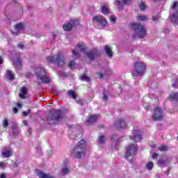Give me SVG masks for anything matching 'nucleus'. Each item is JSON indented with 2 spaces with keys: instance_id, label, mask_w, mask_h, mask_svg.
Instances as JSON below:
<instances>
[{
  "instance_id": "nucleus-1",
  "label": "nucleus",
  "mask_w": 178,
  "mask_h": 178,
  "mask_svg": "<svg viewBox=\"0 0 178 178\" xmlns=\"http://www.w3.org/2000/svg\"><path fill=\"white\" fill-rule=\"evenodd\" d=\"M131 29L135 31V33L132 35L133 38H144L147 35V29L144 28V26L138 23L131 24Z\"/></svg>"
},
{
  "instance_id": "nucleus-2",
  "label": "nucleus",
  "mask_w": 178,
  "mask_h": 178,
  "mask_svg": "<svg viewBox=\"0 0 178 178\" xmlns=\"http://www.w3.org/2000/svg\"><path fill=\"white\" fill-rule=\"evenodd\" d=\"M33 72L38 80H40L42 83H44L46 84L51 83V79H49L48 74L44 68L41 67H36L33 70Z\"/></svg>"
},
{
  "instance_id": "nucleus-3",
  "label": "nucleus",
  "mask_w": 178,
  "mask_h": 178,
  "mask_svg": "<svg viewBox=\"0 0 178 178\" xmlns=\"http://www.w3.org/2000/svg\"><path fill=\"white\" fill-rule=\"evenodd\" d=\"M71 154L74 158L80 159V158H81V155H84L86 154V140H81L75 148L72 151Z\"/></svg>"
},
{
  "instance_id": "nucleus-4",
  "label": "nucleus",
  "mask_w": 178,
  "mask_h": 178,
  "mask_svg": "<svg viewBox=\"0 0 178 178\" xmlns=\"http://www.w3.org/2000/svg\"><path fill=\"white\" fill-rule=\"evenodd\" d=\"M62 120H63V117L60 115V111L59 110L51 111L47 117V122L50 124L61 123Z\"/></svg>"
},
{
  "instance_id": "nucleus-5",
  "label": "nucleus",
  "mask_w": 178,
  "mask_h": 178,
  "mask_svg": "<svg viewBox=\"0 0 178 178\" xmlns=\"http://www.w3.org/2000/svg\"><path fill=\"white\" fill-rule=\"evenodd\" d=\"M145 69H147L145 64L140 61L136 62L132 71V76L137 77V76H143L145 73Z\"/></svg>"
},
{
  "instance_id": "nucleus-6",
  "label": "nucleus",
  "mask_w": 178,
  "mask_h": 178,
  "mask_svg": "<svg viewBox=\"0 0 178 178\" xmlns=\"http://www.w3.org/2000/svg\"><path fill=\"white\" fill-rule=\"evenodd\" d=\"M47 62L49 63H54L56 66H63L65 63V57H63V54H58L56 56H49L46 58Z\"/></svg>"
},
{
  "instance_id": "nucleus-7",
  "label": "nucleus",
  "mask_w": 178,
  "mask_h": 178,
  "mask_svg": "<svg viewBox=\"0 0 178 178\" xmlns=\"http://www.w3.org/2000/svg\"><path fill=\"white\" fill-rule=\"evenodd\" d=\"M137 154V146L136 145H130L127 147L126 156L125 158L129 162L133 161L134 156Z\"/></svg>"
},
{
  "instance_id": "nucleus-8",
  "label": "nucleus",
  "mask_w": 178,
  "mask_h": 178,
  "mask_svg": "<svg viewBox=\"0 0 178 178\" xmlns=\"http://www.w3.org/2000/svg\"><path fill=\"white\" fill-rule=\"evenodd\" d=\"M2 158H10L13 155V149L11 145L2 146L1 148Z\"/></svg>"
},
{
  "instance_id": "nucleus-9",
  "label": "nucleus",
  "mask_w": 178,
  "mask_h": 178,
  "mask_svg": "<svg viewBox=\"0 0 178 178\" xmlns=\"http://www.w3.org/2000/svg\"><path fill=\"white\" fill-rule=\"evenodd\" d=\"M79 49V51H81V52H83V54H86V46L84 45V43H79L76 49L72 50V56L74 59H79V58H80Z\"/></svg>"
},
{
  "instance_id": "nucleus-10",
  "label": "nucleus",
  "mask_w": 178,
  "mask_h": 178,
  "mask_svg": "<svg viewBox=\"0 0 178 178\" xmlns=\"http://www.w3.org/2000/svg\"><path fill=\"white\" fill-rule=\"evenodd\" d=\"M93 24H97L101 26V27H105L107 24L106 19L102 15H97L93 17L92 19Z\"/></svg>"
},
{
  "instance_id": "nucleus-11",
  "label": "nucleus",
  "mask_w": 178,
  "mask_h": 178,
  "mask_svg": "<svg viewBox=\"0 0 178 178\" xmlns=\"http://www.w3.org/2000/svg\"><path fill=\"white\" fill-rule=\"evenodd\" d=\"M162 118H163V110H162V108H161L160 107L155 108L153 115L152 116L153 120L158 122L161 120Z\"/></svg>"
},
{
  "instance_id": "nucleus-12",
  "label": "nucleus",
  "mask_w": 178,
  "mask_h": 178,
  "mask_svg": "<svg viewBox=\"0 0 178 178\" xmlns=\"http://www.w3.org/2000/svg\"><path fill=\"white\" fill-rule=\"evenodd\" d=\"M77 24H79V21L71 20L70 22L64 24L63 27L65 31H70V30H72L74 26H77Z\"/></svg>"
},
{
  "instance_id": "nucleus-13",
  "label": "nucleus",
  "mask_w": 178,
  "mask_h": 178,
  "mask_svg": "<svg viewBox=\"0 0 178 178\" xmlns=\"http://www.w3.org/2000/svg\"><path fill=\"white\" fill-rule=\"evenodd\" d=\"M172 10H177V14H173L171 17L170 20L172 23L178 24V8H177V1L174 2L172 6Z\"/></svg>"
},
{
  "instance_id": "nucleus-14",
  "label": "nucleus",
  "mask_w": 178,
  "mask_h": 178,
  "mask_svg": "<svg viewBox=\"0 0 178 178\" xmlns=\"http://www.w3.org/2000/svg\"><path fill=\"white\" fill-rule=\"evenodd\" d=\"M133 137L131 138V140L134 141H141V132L140 131H133Z\"/></svg>"
},
{
  "instance_id": "nucleus-15",
  "label": "nucleus",
  "mask_w": 178,
  "mask_h": 178,
  "mask_svg": "<svg viewBox=\"0 0 178 178\" xmlns=\"http://www.w3.org/2000/svg\"><path fill=\"white\" fill-rule=\"evenodd\" d=\"M99 54V51H97V49H93L89 53H86L87 56L90 59V60H94L95 58V55H98Z\"/></svg>"
},
{
  "instance_id": "nucleus-16",
  "label": "nucleus",
  "mask_w": 178,
  "mask_h": 178,
  "mask_svg": "<svg viewBox=\"0 0 178 178\" xmlns=\"http://www.w3.org/2000/svg\"><path fill=\"white\" fill-rule=\"evenodd\" d=\"M36 175L40 178H55L53 176H51V175H49L48 174L44 173V172H42V171H41L40 170H36Z\"/></svg>"
},
{
  "instance_id": "nucleus-17",
  "label": "nucleus",
  "mask_w": 178,
  "mask_h": 178,
  "mask_svg": "<svg viewBox=\"0 0 178 178\" xmlns=\"http://www.w3.org/2000/svg\"><path fill=\"white\" fill-rule=\"evenodd\" d=\"M97 120H98V115H94L89 116L87 118L86 122L88 124H91V123H94L95 122H97Z\"/></svg>"
},
{
  "instance_id": "nucleus-18",
  "label": "nucleus",
  "mask_w": 178,
  "mask_h": 178,
  "mask_svg": "<svg viewBox=\"0 0 178 178\" xmlns=\"http://www.w3.org/2000/svg\"><path fill=\"white\" fill-rule=\"evenodd\" d=\"M115 126L118 129H124L126 127V122H124V120H120L115 122Z\"/></svg>"
},
{
  "instance_id": "nucleus-19",
  "label": "nucleus",
  "mask_w": 178,
  "mask_h": 178,
  "mask_svg": "<svg viewBox=\"0 0 178 178\" xmlns=\"http://www.w3.org/2000/svg\"><path fill=\"white\" fill-rule=\"evenodd\" d=\"M24 29V24L23 23H19L15 25V32H13V34H15V35H17V32L19 30H23Z\"/></svg>"
},
{
  "instance_id": "nucleus-20",
  "label": "nucleus",
  "mask_w": 178,
  "mask_h": 178,
  "mask_svg": "<svg viewBox=\"0 0 178 178\" xmlns=\"http://www.w3.org/2000/svg\"><path fill=\"white\" fill-rule=\"evenodd\" d=\"M28 92L29 90H27V88L23 87L21 90V93L19 94V98L24 99L26 98V95H27Z\"/></svg>"
},
{
  "instance_id": "nucleus-21",
  "label": "nucleus",
  "mask_w": 178,
  "mask_h": 178,
  "mask_svg": "<svg viewBox=\"0 0 178 178\" xmlns=\"http://www.w3.org/2000/svg\"><path fill=\"white\" fill-rule=\"evenodd\" d=\"M104 49L106 51V54L108 58H112L113 56V54L112 53V49L109 47V46H105Z\"/></svg>"
},
{
  "instance_id": "nucleus-22",
  "label": "nucleus",
  "mask_w": 178,
  "mask_h": 178,
  "mask_svg": "<svg viewBox=\"0 0 178 178\" xmlns=\"http://www.w3.org/2000/svg\"><path fill=\"white\" fill-rule=\"evenodd\" d=\"M13 130V134L14 136H19V134L20 133V131H19V128L17 127V124H14L12 127Z\"/></svg>"
},
{
  "instance_id": "nucleus-23",
  "label": "nucleus",
  "mask_w": 178,
  "mask_h": 178,
  "mask_svg": "<svg viewBox=\"0 0 178 178\" xmlns=\"http://www.w3.org/2000/svg\"><path fill=\"white\" fill-rule=\"evenodd\" d=\"M14 65L17 67V69H22V60L20 58H17V60H14Z\"/></svg>"
},
{
  "instance_id": "nucleus-24",
  "label": "nucleus",
  "mask_w": 178,
  "mask_h": 178,
  "mask_svg": "<svg viewBox=\"0 0 178 178\" xmlns=\"http://www.w3.org/2000/svg\"><path fill=\"white\" fill-rule=\"evenodd\" d=\"M7 77L9 79V80H14L15 74L12 73V71L7 70Z\"/></svg>"
},
{
  "instance_id": "nucleus-25",
  "label": "nucleus",
  "mask_w": 178,
  "mask_h": 178,
  "mask_svg": "<svg viewBox=\"0 0 178 178\" xmlns=\"http://www.w3.org/2000/svg\"><path fill=\"white\" fill-rule=\"evenodd\" d=\"M102 13L103 15H108V13H109V9L108 8V6H103L102 7Z\"/></svg>"
},
{
  "instance_id": "nucleus-26",
  "label": "nucleus",
  "mask_w": 178,
  "mask_h": 178,
  "mask_svg": "<svg viewBox=\"0 0 178 178\" xmlns=\"http://www.w3.org/2000/svg\"><path fill=\"white\" fill-rule=\"evenodd\" d=\"M68 95L71 97L73 98V99H76V97H77V95L76 92H74L73 90H70L68 92Z\"/></svg>"
},
{
  "instance_id": "nucleus-27",
  "label": "nucleus",
  "mask_w": 178,
  "mask_h": 178,
  "mask_svg": "<svg viewBox=\"0 0 178 178\" xmlns=\"http://www.w3.org/2000/svg\"><path fill=\"white\" fill-rule=\"evenodd\" d=\"M146 168H147V170H152V168H154V163L151 161H149L146 164Z\"/></svg>"
},
{
  "instance_id": "nucleus-28",
  "label": "nucleus",
  "mask_w": 178,
  "mask_h": 178,
  "mask_svg": "<svg viewBox=\"0 0 178 178\" xmlns=\"http://www.w3.org/2000/svg\"><path fill=\"white\" fill-rule=\"evenodd\" d=\"M69 172H70V170L67 167L63 168L61 170L62 175H67L69 174Z\"/></svg>"
},
{
  "instance_id": "nucleus-29",
  "label": "nucleus",
  "mask_w": 178,
  "mask_h": 178,
  "mask_svg": "<svg viewBox=\"0 0 178 178\" xmlns=\"http://www.w3.org/2000/svg\"><path fill=\"white\" fill-rule=\"evenodd\" d=\"M159 149L161 152H165L166 151H168V147L165 146L163 145H161L159 147Z\"/></svg>"
},
{
  "instance_id": "nucleus-30",
  "label": "nucleus",
  "mask_w": 178,
  "mask_h": 178,
  "mask_svg": "<svg viewBox=\"0 0 178 178\" xmlns=\"http://www.w3.org/2000/svg\"><path fill=\"white\" fill-rule=\"evenodd\" d=\"M167 162H168L167 160H163L162 159H160L159 160V166H163V165H166Z\"/></svg>"
},
{
  "instance_id": "nucleus-31",
  "label": "nucleus",
  "mask_w": 178,
  "mask_h": 178,
  "mask_svg": "<svg viewBox=\"0 0 178 178\" xmlns=\"http://www.w3.org/2000/svg\"><path fill=\"white\" fill-rule=\"evenodd\" d=\"M105 141H106V138L105 136H101L99 138V143H100V144H104Z\"/></svg>"
},
{
  "instance_id": "nucleus-32",
  "label": "nucleus",
  "mask_w": 178,
  "mask_h": 178,
  "mask_svg": "<svg viewBox=\"0 0 178 178\" xmlns=\"http://www.w3.org/2000/svg\"><path fill=\"white\" fill-rule=\"evenodd\" d=\"M170 98H171L172 99H175V101H178V92L173 93L170 96Z\"/></svg>"
},
{
  "instance_id": "nucleus-33",
  "label": "nucleus",
  "mask_w": 178,
  "mask_h": 178,
  "mask_svg": "<svg viewBox=\"0 0 178 178\" xmlns=\"http://www.w3.org/2000/svg\"><path fill=\"white\" fill-rule=\"evenodd\" d=\"M75 65H76V63L74 62V60H72L68 63V67H70V69H73Z\"/></svg>"
},
{
  "instance_id": "nucleus-34",
  "label": "nucleus",
  "mask_w": 178,
  "mask_h": 178,
  "mask_svg": "<svg viewBox=\"0 0 178 178\" xmlns=\"http://www.w3.org/2000/svg\"><path fill=\"white\" fill-rule=\"evenodd\" d=\"M82 81H90V77H88L87 75L83 74L81 77Z\"/></svg>"
},
{
  "instance_id": "nucleus-35",
  "label": "nucleus",
  "mask_w": 178,
  "mask_h": 178,
  "mask_svg": "<svg viewBox=\"0 0 178 178\" xmlns=\"http://www.w3.org/2000/svg\"><path fill=\"white\" fill-rule=\"evenodd\" d=\"M8 126H9V122H8V120L4 119L3 121V127H4V129H6Z\"/></svg>"
},
{
  "instance_id": "nucleus-36",
  "label": "nucleus",
  "mask_w": 178,
  "mask_h": 178,
  "mask_svg": "<svg viewBox=\"0 0 178 178\" xmlns=\"http://www.w3.org/2000/svg\"><path fill=\"white\" fill-rule=\"evenodd\" d=\"M110 22H111V23H113V24H115L116 23V16L112 15L110 17Z\"/></svg>"
},
{
  "instance_id": "nucleus-37",
  "label": "nucleus",
  "mask_w": 178,
  "mask_h": 178,
  "mask_svg": "<svg viewBox=\"0 0 178 178\" xmlns=\"http://www.w3.org/2000/svg\"><path fill=\"white\" fill-rule=\"evenodd\" d=\"M137 19L139 21L146 20L147 17L145 15H139V16H138Z\"/></svg>"
},
{
  "instance_id": "nucleus-38",
  "label": "nucleus",
  "mask_w": 178,
  "mask_h": 178,
  "mask_svg": "<svg viewBox=\"0 0 178 178\" xmlns=\"http://www.w3.org/2000/svg\"><path fill=\"white\" fill-rule=\"evenodd\" d=\"M31 113V109H29V110H27L26 111H24L23 113H22V115H23V116H27L28 115H29V113Z\"/></svg>"
},
{
  "instance_id": "nucleus-39",
  "label": "nucleus",
  "mask_w": 178,
  "mask_h": 178,
  "mask_svg": "<svg viewBox=\"0 0 178 178\" xmlns=\"http://www.w3.org/2000/svg\"><path fill=\"white\" fill-rule=\"evenodd\" d=\"M139 8H140V10H145V4H144V3H141L139 5Z\"/></svg>"
},
{
  "instance_id": "nucleus-40",
  "label": "nucleus",
  "mask_w": 178,
  "mask_h": 178,
  "mask_svg": "<svg viewBox=\"0 0 178 178\" xmlns=\"http://www.w3.org/2000/svg\"><path fill=\"white\" fill-rule=\"evenodd\" d=\"M159 154L158 153H154L152 156V159H158Z\"/></svg>"
},
{
  "instance_id": "nucleus-41",
  "label": "nucleus",
  "mask_w": 178,
  "mask_h": 178,
  "mask_svg": "<svg viewBox=\"0 0 178 178\" xmlns=\"http://www.w3.org/2000/svg\"><path fill=\"white\" fill-rule=\"evenodd\" d=\"M103 99H104V101L108 99V95H106L105 91L103 92Z\"/></svg>"
},
{
  "instance_id": "nucleus-42",
  "label": "nucleus",
  "mask_w": 178,
  "mask_h": 178,
  "mask_svg": "<svg viewBox=\"0 0 178 178\" xmlns=\"http://www.w3.org/2000/svg\"><path fill=\"white\" fill-rule=\"evenodd\" d=\"M115 2L117 3V5L119 6V9H122V3H120V1L119 0H115Z\"/></svg>"
},
{
  "instance_id": "nucleus-43",
  "label": "nucleus",
  "mask_w": 178,
  "mask_h": 178,
  "mask_svg": "<svg viewBox=\"0 0 178 178\" xmlns=\"http://www.w3.org/2000/svg\"><path fill=\"white\" fill-rule=\"evenodd\" d=\"M18 48H19V49H23L24 48V44H23V43H19V44H18Z\"/></svg>"
},
{
  "instance_id": "nucleus-44",
  "label": "nucleus",
  "mask_w": 178,
  "mask_h": 178,
  "mask_svg": "<svg viewBox=\"0 0 178 178\" xmlns=\"http://www.w3.org/2000/svg\"><path fill=\"white\" fill-rule=\"evenodd\" d=\"M122 2L124 3H130V2H131V0H122Z\"/></svg>"
},
{
  "instance_id": "nucleus-45",
  "label": "nucleus",
  "mask_w": 178,
  "mask_h": 178,
  "mask_svg": "<svg viewBox=\"0 0 178 178\" xmlns=\"http://www.w3.org/2000/svg\"><path fill=\"white\" fill-rule=\"evenodd\" d=\"M103 77H104V74L99 73V76H98V78H99V79H102Z\"/></svg>"
},
{
  "instance_id": "nucleus-46",
  "label": "nucleus",
  "mask_w": 178,
  "mask_h": 178,
  "mask_svg": "<svg viewBox=\"0 0 178 178\" xmlns=\"http://www.w3.org/2000/svg\"><path fill=\"white\" fill-rule=\"evenodd\" d=\"M0 178H6V175L4 173L0 175Z\"/></svg>"
},
{
  "instance_id": "nucleus-47",
  "label": "nucleus",
  "mask_w": 178,
  "mask_h": 178,
  "mask_svg": "<svg viewBox=\"0 0 178 178\" xmlns=\"http://www.w3.org/2000/svg\"><path fill=\"white\" fill-rule=\"evenodd\" d=\"M18 109L17 108H14L13 109V113H17Z\"/></svg>"
},
{
  "instance_id": "nucleus-48",
  "label": "nucleus",
  "mask_w": 178,
  "mask_h": 178,
  "mask_svg": "<svg viewBox=\"0 0 178 178\" xmlns=\"http://www.w3.org/2000/svg\"><path fill=\"white\" fill-rule=\"evenodd\" d=\"M3 166H5V163L0 162V168H3Z\"/></svg>"
},
{
  "instance_id": "nucleus-49",
  "label": "nucleus",
  "mask_w": 178,
  "mask_h": 178,
  "mask_svg": "<svg viewBox=\"0 0 178 178\" xmlns=\"http://www.w3.org/2000/svg\"><path fill=\"white\" fill-rule=\"evenodd\" d=\"M144 106H145V109H146V111H149L150 108L149 106H145V104H144Z\"/></svg>"
},
{
  "instance_id": "nucleus-50",
  "label": "nucleus",
  "mask_w": 178,
  "mask_h": 178,
  "mask_svg": "<svg viewBox=\"0 0 178 178\" xmlns=\"http://www.w3.org/2000/svg\"><path fill=\"white\" fill-rule=\"evenodd\" d=\"M3 63V60L2 59V57H0V65H2Z\"/></svg>"
},
{
  "instance_id": "nucleus-51",
  "label": "nucleus",
  "mask_w": 178,
  "mask_h": 178,
  "mask_svg": "<svg viewBox=\"0 0 178 178\" xmlns=\"http://www.w3.org/2000/svg\"><path fill=\"white\" fill-rule=\"evenodd\" d=\"M23 124L24 126H27V120H23Z\"/></svg>"
},
{
  "instance_id": "nucleus-52",
  "label": "nucleus",
  "mask_w": 178,
  "mask_h": 178,
  "mask_svg": "<svg viewBox=\"0 0 178 178\" xmlns=\"http://www.w3.org/2000/svg\"><path fill=\"white\" fill-rule=\"evenodd\" d=\"M153 21L154 22H156V20H158V18L155 17H152Z\"/></svg>"
},
{
  "instance_id": "nucleus-53",
  "label": "nucleus",
  "mask_w": 178,
  "mask_h": 178,
  "mask_svg": "<svg viewBox=\"0 0 178 178\" xmlns=\"http://www.w3.org/2000/svg\"><path fill=\"white\" fill-rule=\"evenodd\" d=\"M17 106H18L19 108H22V104L17 103Z\"/></svg>"
},
{
  "instance_id": "nucleus-54",
  "label": "nucleus",
  "mask_w": 178,
  "mask_h": 178,
  "mask_svg": "<svg viewBox=\"0 0 178 178\" xmlns=\"http://www.w3.org/2000/svg\"><path fill=\"white\" fill-rule=\"evenodd\" d=\"M177 111H178V104L177 105V106H176V108L175 109V112H177Z\"/></svg>"
},
{
  "instance_id": "nucleus-55",
  "label": "nucleus",
  "mask_w": 178,
  "mask_h": 178,
  "mask_svg": "<svg viewBox=\"0 0 178 178\" xmlns=\"http://www.w3.org/2000/svg\"><path fill=\"white\" fill-rule=\"evenodd\" d=\"M77 102L78 104H81V105H83V102H81V100H78Z\"/></svg>"
},
{
  "instance_id": "nucleus-56",
  "label": "nucleus",
  "mask_w": 178,
  "mask_h": 178,
  "mask_svg": "<svg viewBox=\"0 0 178 178\" xmlns=\"http://www.w3.org/2000/svg\"><path fill=\"white\" fill-rule=\"evenodd\" d=\"M172 87H174V88H176V83H172Z\"/></svg>"
},
{
  "instance_id": "nucleus-57",
  "label": "nucleus",
  "mask_w": 178,
  "mask_h": 178,
  "mask_svg": "<svg viewBox=\"0 0 178 178\" xmlns=\"http://www.w3.org/2000/svg\"><path fill=\"white\" fill-rule=\"evenodd\" d=\"M55 37H56L55 35H52V38H53V40H55Z\"/></svg>"
},
{
  "instance_id": "nucleus-58",
  "label": "nucleus",
  "mask_w": 178,
  "mask_h": 178,
  "mask_svg": "<svg viewBox=\"0 0 178 178\" xmlns=\"http://www.w3.org/2000/svg\"><path fill=\"white\" fill-rule=\"evenodd\" d=\"M115 137H116V135L112 137V140H115Z\"/></svg>"
},
{
  "instance_id": "nucleus-59",
  "label": "nucleus",
  "mask_w": 178,
  "mask_h": 178,
  "mask_svg": "<svg viewBox=\"0 0 178 178\" xmlns=\"http://www.w3.org/2000/svg\"><path fill=\"white\" fill-rule=\"evenodd\" d=\"M28 77H33V75H29Z\"/></svg>"
}]
</instances>
